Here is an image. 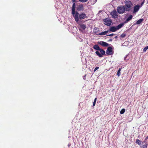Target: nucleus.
I'll use <instances>...</instances> for the list:
<instances>
[{
	"label": "nucleus",
	"mask_w": 148,
	"mask_h": 148,
	"mask_svg": "<svg viewBox=\"0 0 148 148\" xmlns=\"http://www.w3.org/2000/svg\"><path fill=\"white\" fill-rule=\"evenodd\" d=\"M123 25V23H121L116 27H111L110 28V30L112 32H115L121 28Z\"/></svg>",
	"instance_id": "obj_1"
},
{
	"label": "nucleus",
	"mask_w": 148,
	"mask_h": 148,
	"mask_svg": "<svg viewBox=\"0 0 148 148\" xmlns=\"http://www.w3.org/2000/svg\"><path fill=\"white\" fill-rule=\"evenodd\" d=\"M133 5L131 1H126L125 3V7L126 11H129L130 10V8Z\"/></svg>",
	"instance_id": "obj_2"
},
{
	"label": "nucleus",
	"mask_w": 148,
	"mask_h": 148,
	"mask_svg": "<svg viewBox=\"0 0 148 148\" xmlns=\"http://www.w3.org/2000/svg\"><path fill=\"white\" fill-rule=\"evenodd\" d=\"M117 11L119 14H122L124 12L125 8L123 6H121L118 7L117 8Z\"/></svg>",
	"instance_id": "obj_3"
},
{
	"label": "nucleus",
	"mask_w": 148,
	"mask_h": 148,
	"mask_svg": "<svg viewBox=\"0 0 148 148\" xmlns=\"http://www.w3.org/2000/svg\"><path fill=\"white\" fill-rule=\"evenodd\" d=\"M110 14L112 18H118V14L116 10H113L111 12Z\"/></svg>",
	"instance_id": "obj_4"
},
{
	"label": "nucleus",
	"mask_w": 148,
	"mask_h": 148,
	"mask_svg": "<svg viewBox=\"0 0 148 148\" xmlns=\"http://www.w3.org/2000/svg\"><path fill=\"white\" fill-rule=\"evenodd\" d=\"M72 14L74 17L75 21L78 23L79 21V15L78 13L77 12H75V11H74V12L72 13Z\"/></svg>",
	"instance_id": "obj_5"
},
{
	"label": "nucleus",
	"mask_w": 148,
	"mask_h": 148,
	"mask_svg": "<svg viewBox=\"0 0 148 148\" xmlns=\"http://www.w3.org/2000/svg\"><path fill=\"white\" fill-rule=\"evenodd\" d=\"M105 24L107 25L110 26L112 23L111 20L109 18H107L103 20Z\"/></svg>",
	"instance_id": "obj_6"
},
{
	"label": "nucleus",
	"mask_w": 148,
	"mask_h": 148,
	"mask_svg": "<svg viewBox=\"0 0 148 148\" xmlns=\"http://www.w3.org/2000/svg\"><path fill=\"white\" fill-rule=\"evenodd\" d=\"M106 53L109 55H111L113 54L112 49L111 47H109L107 49L106 51Z\"/></svg>",
	"instance_id": "obj_7"
},
{
	"label": "nucleus",
	"mask_w": 148,
	"mask_h": 148,
	"mask_svg": "<svg viewBox=\"0 0 148 148\" xmlns=\"http://www.w3.org/2000/svg\"><path fill=\"white\" fill-rule=\"evenodd\" d=\"M140 7L139 5H135L134 8V10L133 12V13H136V12H138Z\"/></svg>",
	"instance_id": "obj_8"
},
{
	"label": "nucleus",
	"mask_w": 148,
	"mask_h": 148,
	"mask_svg": "<svg viewBox=\"0 0 148 148\" xmlns=\"http://www.w3.org/2000/svg\"><path fill=\"white\" fill-rule=\"evenodd\" d=\"M86 17V15L84 13H82L80 14L79 15V18L81 20L85 19Z\"/></svg>",
	"instance_id": "obj_9"
},
{
	"label": "nucleus",
	"mask_w": 148,
	"mask_h": 148,
	"mask_svg": "<svg viewBox=\"0 0 148 148\" xmlns=\"http://www.w3.org/2000/svg\"><path fill=\"white\" fill-rule=\"evenodd\" d=\"M83 10L84 7L82 4L79 5L77 7V10L78 11Z\"/></svg>",
	"instance_id": "obj_10"
},
{
	"label": "nucleus",
	"mask_w": 148,
	"mask_h": 148,
	"mask_svg": "<svg viewBox=\"0 0 148 148\" xmlns=\"http://www.w3.org/2000/svg\"><path fill=\"white\" fill-rule=\"evenodd\" d=\"M99 44L102 45V46H104V47H107L108 45V44L107 43L103 42V41H101L99 42Z\"/></svg>",
	"instance_id": "obj_11"
},
{
	"label": "nucleus",
	"mask_w": 148,
	"mask_h": 148,
	"mask_svg": "<svg viewBox=\"0 0 148 148\" xmlns=\"http://www.w3.org/2000/svg\"><path fill=\"white\" fill-rule=\"evenodd\" d=\"M93 48L97 50V51H99L100 49L99 47L97 45H95L93 46Z\"/></svg>",
	"instance_id": "obj_12"
},
{
	"label": "nucleus",
	"mask_w": 148,
	"mask_h": 148,
	"mask_svg": "<svg viewBox=\"0 0 148 148\" xmlns=\"http://www.w3.org/2000/svg\"><path fill=\"white\" fill-rule=\"evenodd\" d=\"M75 3H74L73 4L72 8V13H73L74 12V11H75Z\"/></svg>",
	"instance_id": "obj_13"
},
{
	"label": "nucleus",
	"mask_w": 148,
	"mask_h": 148,
	"mask_svg": "<svg viewBox=\"0 0 148 148\" xmlns=\"http://www.w3.org/2000/svg\"><path fill=\"white\" fill-rule=\"evenodd\" d=\"M143 21V18L140 19L139 20L137 21V22L136 23V24L138 25L139 24H140Z\"/></svg>",
	"instance_id": "obj_14"
},
{
	"label": "nucleus",
	"mask_w": 148,
	"mask_h": 148,
	"mask_svg": "<svg viewBox=\"0 0 148 148\" xmlns=\"http://www.w3.org/2000/svg\"><path fill=\"white\" fill-rule=\"evenodd\" d=\"M99 51L101 53V54L102 55V56H103V55H104L105 53V51L102 49H100Z\"/></svg>",
	"instance_id": "obj_15"
},
{
	"label": "nucleus",
	"mask_w": 148,
	"mask_h": 148,
	"mask_svg": "<svg viewBox=\"0 0 148 148\" xmlns=\"http://www.w3.org/2000/svg\"><path fill=\"white\" fill-rule=\"evenodd\" d=\"M132 15H130L129 16V17L127 18L126 20V22H128L129 21H130L131 19H132Z\"/></svg>",
	"instance_id": "obj_16"
},
{
	"label": "nucleus",
	"mask_w": 148,
	"mask_h": 148,
	"mask_svg": "<svg viewBox=\"0 0 148 148\" xmlns=\"http://www.w3.org/2000/svg\"><path fill=\"white\" fill-rule=\"evenodd\" d=\"M80 27L83 30H84L86 28V26L84 24H80Z\"/></svg>",
	"instance_id": "obj_17"
},
{
	"label": "nucleus",
	"mask_w": 148,
	"mask_h": 148,
	"mask_svg": "<svg viewBox=\"0 0 148 148\" xmlns=\"http://www.w3.org/2000/svg\"><path fill=\"white\" fill-rule=\"evenodd\" d=\"M108 32V31H105L104 32L101 33L99 34V35H105Z\"/></svg>",
	"instance_id": "obj_18"
},
{
	"label": "nucleus",
	"mask_w": 148,
	"mask_h": 148,
	"mask_svg": "<svg viewBox=\"0 0 148 148\" xmlns=\"http://www.w3.org/2000/svg\"><path fill=\"white\" fill-rule=\"evenodd\" d=\"M95 53L99 57H102V55L101 54V53H100L98 51H97L95 52Z\"/></svg>",
	"instance_id": "obj_19"
},
{
	"label": "nucleus",
	"mask_w": 148,
	"mask_h": 148,
	"mask_svg": "<svg viewBox=\"0 0 148 148\" xmlns=\"http://www.w3.org/2000/svg\"><path fill=\"white\" fill-rule=\"evenodd\" d=\"M121 68H120L117 72V75L118 77H119L121 75L120 72H121Z\"/></svg>",
	"instance_id": "obj_20"
},
{
	"label": "nucleus",
	"mask_w": 148,
	"mask_h": 148,
	"mask_svg": "<svg viewBox=\"0 0 148 148\" xmlns=\"http://www.w3.org/2000/svg\"><path fill=\"white\" fill-rule=\"evenodd\" d=\"M141 141L139 139H136V143H137L139 145L141 144Z\"/></svg>",
	"instance_id": "obj_21"
},
{
	"label": "nucleus",
	"mask_w": 148,
	"mask_h": 148,
	"mask_svg": "<svg viewBox=\"0 0 148 148\" xmlns=\"http://www.w3.org/2000/svg\"><path fill=\"white\" fill-rule=\"evenodd\" d=\"M125 112V109H122L120 111V113L121 114H123Z\"/></svg>",
	"instance_id": "obj_22"
},
{
	"label": "nucleus",
	"mask_w": 148,
	"mask_h": 148,
	"mask_svg": "<svg viewBox=\"0 0 148 148\" xmlns=\"http://www.w3.org/2000/svg\"><path fill=\"white\" fill-rule=\"evenodd\" d=\"M148 49V46H147L145 47L143 49V52H145Z\"/></svg>",
	"instance_id": "obj_23"
},
{
	"label": "nucleus",
	"mask_w": 148,
	"mask_h": 148,
	"mask_svg": "<svg viewBox=\"0 0 148 148\" xmlns=\"http://www.w3.org/2000/svg\"><path fill=\"white\" fill-rule=\"evenodd\" d=\"M79 1L82 3H85L88 0H79Z\"/></svg>",
	"instance_id": "obj_24"
},
{
	"label": "nucleus",
	"mask_w": 148,
	"mask_h": 148,
	"mask_svg": "<svg viewBox=\"0 0 148 148\" xmlns=\"http://www.w3.org/2000/svg\"><path fill=\"white\" fill-rule=\"evenodd\" d=\"M126 36V34H122L121 35V37L122 38H124Z\"/></svg>",
	"instance_id": "obj_25"
},
{
	"label": "nucleus",
	"mask_w": 148,
	"mask_h": 148,
	"mask_svg": "<svg viewBox=\"0 0 148 148\" xmlns=\"http://www.w3.org/2000/svg\"><path fill=\"white\" fill-rule=\"evenodd\" d=\"M142 148H147V146L146 145H144L142 146Z\"/></svg>",
	"instance_id": "obj_26"
},
{
	"label": "nucleus",
	"mask_w": 148,
	"mask_h": 148,
	"mask_svg": "<svg viewBox=\"0 0 148 148\" xmlns=\"http://www.w3.org/2000/svg\"><path fill=\"white\" fill-rule=\"evenodd\" d=\"M99 67H96L95 69H94V71H96L98 69H99Z\"/></svg>",
	"instance_id": "obj_27"
},
{
	"label": "nucleus",
	"mask_w": 148,
	"mask_h": 148,
	"mask_svg": "<svg viewBox=\"0 0 148 148\" xmlns=\"http://www.w3.org/2000/svg\"><path fill=\"white\" fill-rule=\"evenodd\" d=\"M96 102H93V106H95V104H96Z\"/></svg>",
	"instance_id": "obj_28"
},
{
	"label": "nucleus",
	"mask_w": 148,
	"mask_h": 148,
	"mask_svg": "<svg viewBox=\"0 0 148 148\" xmlns=\"http://www.w3.org/2000/svg\"><path fill=\"white\" fill-rule=\"evenodd\" d=\"M114 35V34H109V35H108V36H113V35Z\"/></svg>",
	"instance_id": "obj_29"
},
{
	"label": "nucleus",
	"mask_w": 148,
	"mask_h": 148,
	"mask_svg": "<svg viewBox=\"0 0 148 148\" xmlns=\"http://www.w3.org/2000/svg\"><path fill=\"white\" fill-rule=\"evenodd\" d=\"M144 4V2H143L141 3V5L140 6V7L143 5Z\"/></svg>",
	"instance_id": "obj_30"
},
{
	"label": "nucleus",
	"mask_w": 148,
	"mask_h": 148,
	"mask_svg": "<svg viewBox=\"0 0 148 148\" xmlns=\"http://www.w3.org/2000/svg\"><path fill=\"white\" fill-rule=\"evenodd\" d=\"M96 100H97V98H95V99H94V102H96Z\"/></svg>",
	"instance_id": "obj_31"
},
{
	"label": "nucleus",
	"mask_w": 148,
	"mask_h": 148,
	"mask_svg": "<svg viewBox=\"0 0 148 148\" xmlns=\"http://www.w3.org/2000/svg\"><path fill=\"white\" fill-rule=\"evenodd\" d=\"M73 2H74L75 1V0H72Z\"/></svg>",
	"instance_id": "obj_32"
},
{
	"label": "nucleus",
	"mask_w": 148,
	"mask_h": 148,
	"mask_svg": "<svg viewBox=\"0 0 148 148\" xmlns=\"http://www.w3.org/2000/svg\"><path fill=\"white\" fill-rule=\"evenodd\" d=\"M117 36H115V38H117Z\"/></svg>",
	"instance_id": "obj_33"
},
{
	"label": "nucleus",
	"mask_w": 148,
	"mask_h": 148,
	"mask_svg": "<svg viewBox=\"0 0 148 148\" xmlns=\"http://www.w3.org/2000/svg\"><path fill=\"white\" fill-rule=\"evenodd\" d=\"M147 138H148V136H147Z\"/></svg>",
	"instance_id": "obj_34"
}]
</instances>
